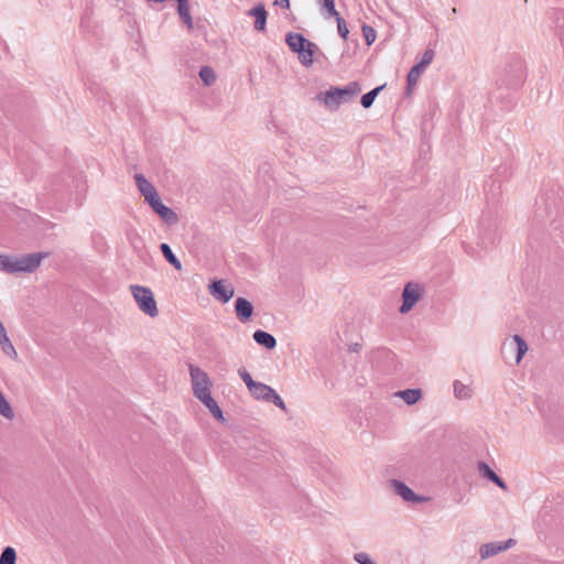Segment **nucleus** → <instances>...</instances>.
Wrapping results in <instances>:
<instances>
[{"instance_id":"nucleus-11","label":"nucleus","mask_w":564,"mask_h":564,"mask_svg":"<svg viewBox=\"0 0 564 564\" xmlns=\"http://www.w3.org/2000/svg\"><path fill=\"white\" fill-rule=\"evenodd\" d=\"M150 206L153 209V212L156 213L165 224L170 226L177 224V214L172 208L164 205L160 197L155 199L153 203H151Z\"/></svg>"},{"instance_id":"nucleus-27","label":"nucleus","mask_w":564,"mask_h":564,"mask_svg":"<svg viewBox=\"0 0 564 564\" xmlns=\"http://www.w3.org/2000/svg\"><path fill=\"white\" fill-rule=\"evenodd\" d=\"M434 58V51L433 50H426L422 56H421V61L419 63H416L415 65L420 68H422L423 70H425V68L432 63Z\"/></svg>"},{"instance_id":"nucleus-31","label":"nucleus","mask_w":564,"mask_h":564,"mask_svg":"<svg viewBox=\"0 0 564 564\" xmlns=\"http://www.w3.org/2000/svg\"><path fill=\"white\" fill-rule=\"evenodd\" d=\"M11 257L8 254H0V271L11 273Z\"/></svg>"},{"instance_id":"nucleus-34","label":"nucleus","mask_w":564,"mask_h":564,"mask_svg":"<svg viewBox=\"0 0 564 564\" xmlns=\"http://www.w3.org/2000/svg\"><path fill=\"white\" fill-rule=\"evenodd\" d=\"M79 188V195H78V198H77V205L78 206H82L84 200H85V197H86V192H87V182L84 180L79 185H78Z\"/></svg>"},{"instance_id":"nucleus-21","label":"nucleus","mask_w":564,"mask_h":564,"mask_svg":"<svg viewBox=\"0 0 564 564\" xmlns=\"http://www.w3.org/2000/svg\"><path fill=\"white\" fill-rule=\"evenodd\" d=\"M160 249H161L164 258L171 265H173L176 270L182 269L181 261L176 258V256L173 253L171 247L167 243H165V242L161 243Z\"/></svg>"},{"instance_id":"nucleus-5","label":"nucleus","mask_w":564,"mask_h":564,"mask_svg":"<svg viewBox=\"0 0 564 564\" xmlns=\"http://www.w3.org/2000/svg\"><path fill=\"white\" fill-rule=\"evenodd\" d=\"M250 394L259 401L263 402H272L275 406L281 409L282 411H286V405L283 399L275 392V390L263 383L257 381L251 389L248 390Z\"/></svg>"},{"instance_id":"nucleus-4","label":"nucleus","mask_w":564,"mask_h":564,"mask_svg":"<svg viewBox=\"0 0 564 564\" xmlns=\"http://www.w3.org/2000/svg\"><path fill=\"white\" fill-rule=\"evenodd\" d=\"M130 291L142 313L152 318L159 315L156 301L150 288L133 284L130 285Z\"/></svg>"},{"instance_id":"nucleus-15","label":"nucleus","mask_w":564,"mask_h":564,"mask_svg":"<svg viewBox=\"0 0 564 564\" xmlns=\"http://www.w3.org/2000/svg\"><path fill=\"white\" fill-rule=\"evenodd\" d=\"M453 393L458 400H469L474 395V389L470 384H466L459 380L453 382Z\"/></svg>"},{"instance_id":"nucleus-24","label":"nucleus","mask_w":564,"mask_h":564,"mask_svg":"<svg viewBox=\"0 0 564 564\" xmlns=\"http://www.w3.org/2000/svg\"><path fill=\"white\" fill-rule=\"evenodd\" d=\"M384 88V85L376 87L375 89L370 90L369 93L362 95L361 97V105L364 108H370L378 96V94Z\"/></svg>"},{"instance_id":"nucleus-33","label":"nucleus","mask_w":564,"mask_h":564,"mask_svg":"<svg viewBox=\"0 0 564 564\" xmlns=\"http://www.w3.org/2000/svg\"><path fill=\"white\" fill-rule=\"evenodd\" d=\"M362 33H364L365 40H366L368 45H370L371 43L375 42V40H376V31L371 26L364 25L362 26Z\"/></svg>"},{"instance_id":"nucleus-12","label":"nucleus","mask_w":564,"mask_h":564,"mask_svg":"<svg viewBox=\"0 0 564 564\" xmlns=\"http://www.w3.org/2000/svg\"><path fill=\"white\" fill-rule=\"evenodd\" d=\"M514 540L509 539L506 542H491L486 543L480 546L479 549V555L482 560H486L488 557L495 556L498 553L508 550L509 547L514 545Z\"/></svg>"},{"instance_id":"nucleus-30","label":"nucleus","mask_w":564,"mask_h":564,"mask_svg":"<svg viewBox=\"0 0 564 564\" xmlns=\"http://www.w3.org/2000/svg\"><path fill=\"white\" fill-rule=\"evenodd\" d=\"M334 18L336 19V22H337L338 34L344 40H346L347 36H348V33H349V30L347 28V24H346L345 20L339 14L337 17H334Z\"/></svg>"},{"instance_id":"nucleus-7","label":"nucleus","mask_w":564,"mask_h":564,"mask_svg":"<svg viewBox=\"0 0 564 564\" xmlns=\"http://www.w3.org/2000/svg\"><path fill=\"white\" fill-rule=\"evenodd\" d=\"M389 488L406 502L420 503L426 500L425 497L415 495L406 484L398 479L389 480Z\"/></svg>"},{"instance_id":"nucleus-10","label":"nucleus","mask_w":564,"mask_h":564,"mask_svg":"<svg viewBox=\"0 0 564 564\" xmlns=\"http://www.w3.org/2000/svg\"><path fill=\"white\" fill-rule=\"evenodd\" d=\"M209 293L218 301L227 303L235 294L232 286L227 285L224 281H214L209 286Z\"/></svg>"},{"instance_id":"nucleus-17","label":"nucleus","mask_w":564,"mask_h":564,"mask_svg":"<svg viewBox=\"0 0 564 564\" xmlns=\"http://www.w3.org/2000/svg\"><path fill=\"white\" fill-rule=\"evenodd\" d=\"M253 340L267 349H273L276 346V340L273 335L264 330H256L252 335Z\"/></svg>"},{"instance_id":"nucleus-6","label":"nucleus","mask_w":564,"mask_h":564,"mask_svg":"<svg viewBox=\"0 0 564 564\" xmlns=\"http://www.w3.org/2000/svg\"><path fill=\"white\" fill-rule=\"evenodd\" d=\"M424 293V286L417 282H409L402 292V304L399 308L401 314L409 313L421 300Z\"/></svg>"},{"instance_id":"nucleus-19","label":"nucleus","mask_w":564,"mask_h":564,"mask_svg":"<svg viewBox=\"0 0 564 564\" xmlns=\"http://www.w3.org/2000/svg\"><path fill=\"white\" fill-rule=\"evenodd\" d=\"M478 469L484 477H487L501 489H507L506 482L489 467V465L486 463H480Z\"/></svg>"},{"instance_id":"nucleus-14","label":"nucleus","mask_w":564,"mask_h":564,"mask_svg":"<svg viewBox=\"0 0 564 564\" xmlns=\"http://www.w3.org/2000/svg\"><path fill=\"white\" fill-rule=\"evenodd\" d=\"M249 15L254 17V29L257 31H264L267 23V11L262 3L257 4L249 10Z\"/></svg>"},{"instance_id":"nucleus-1","label":"nucleus","mask_w":564,"mask_h":564,"mask_svg":"<svg viewBox=\"0 0 564 564\" xmlns=\"http://www.w3.org/2000/svg\"><path fill=\"white\" fill-rule=\"evenodd\" d=\"M188 373L193 395L213 414V416L224 422L225 417L218 403L212 395L213 381L209 375L197 365H188Z\"/></svg>"},{"instance_id":"nucleus-3","label":"nucleus","mask_w":564,"mask_h":564,"mask_svg":"<svg viewBox=\"0 0 564 564\" xmlns=\"http://www.w3.org/2000/svg\"><path fill=\"white\" fill-rule=\"evenodd\" d=\"M361 91V86L358 82H350L345 87H332L324 95V104L327 107L337 108L339 105L354 99Z\"/></svg>"},{"instance_id":"nucleus-36","label":"nucleus","mask_w":564,"mask_h":564,"mask_svg":"<svg viewBox=\"0 0 564 564\" xmlns=\"http://www.w3.org/2000/svg\"><path fill=\"white\" fill-rule=\"evenodd\" d=\"M43 257H44V256H43L42 253H39V252H37V260H36L37 267L40 265L41 260H42V258H43Z\"/></svg>"},{"instance_id":"nucleus-13","label":"nucleus","mask_w":564,"mask_h":564,"mask_svg":"<svg viewBox=\"0 0 564 564\" xmlns=\"http://www.w3.org/2000/svg\"><path fill=\"white\" fill-rule=\"evenodd\" d=\"M235 312L239 319L245 322L251 317L253 313V306L248 300L238 297L235 302Z\"/></svg>"},{"instance_id":"nucleus-18","label":"nucleus","mask_w":564,"mask_h":564,"mask_svg":"<svg viewBox=\"0 0 564 564\" xmlns=\"http://www.w3.org/2000/svg\"><path fill=\"white\" fill-rule=\"evenodd\" d=\"M506 345H508L510 347L511 346L516 347V350H517L516 362L520 364L523 356L528 351V345H527L525 340L520 335H513L511 341L506 343Z\"/></svg>"},{"instance_id":"nucleus-32","label":"nucleus","mask_w":564,"mask_h":564,"mask_svg":"<svg viewBox=\"0 0 564 564\" xmlns=\"http://www.w3.org/2000/svg\"><path fill=\"white\" fill-rule=\"evenodd\" d=\"M354 560L358 564H377L368 553L359 552L354 555Z\"/></svg>"},{"instance_id":"nucleus-20","label":"nucleus","mask_w":564,"mask_h":564,"mask_svg":"<svg viewBox=\"0 0 564 564\" xmlns=\"http://www.w3.org/2000/svg\"><path fill=\"white\" fill-rule=\"evenodd\" d=\"M177 12L182 21L187 25V28L192 29L193 20L191 15L188 0H177Z\"/></svg>"},{"instance_id":"nucleus-28","label":"nucleus","mask_w":564,"mask_h":564,"mask_svg":"<svg viewBox=\"0 0 564 564\" xmlns=\"http://www.w3.org/2000/svg\"><path fill=\"white\" fill-rule=\"evenodd\" d=\"M238 375L246 384L248 390L251 389L252 386L257 382L256 380L252 379L251 375L243 367L238 369Z\"/></svg>"},{"instance_id":"nucleus-26","label":"nucleus","mask_w":564,"mask_h":564,"mask_svg":"<svg viewBox=\"0 0 564 564\" xmlns=\"http://www.w3.org/2000/svg\"><path fill=\"white\" fill-rule=\"evenodd\" d=\"M17 553L11 546H7L0 555V564H15Z\"/></svg>"},{"instance_id":"nucleus-23","label":"nucleus","mask_w":564,"mask_h":564,"mask_svg":"<svg viewBox=\"0 0 564 564\" xmlns=\"http://www.w3.org/2000/svg\"><path fill=\"white\" fill-rule=\"evenodd\" d=\"M424 73V70L420 67H417L416 65H414L409 74H408V77H406V84H408V89H412L419 82V78L420 76Z\"/></svg>"},{"instance_id":"nucleus-8","label":"nucleus","mask_w":564,"mask_h":564,"mask_svg":"<svg viewBox=\"0 0 564 564\" xmlns=\"http://www.w3.org/2000/svg\"><path fill=\"white\" fill-rule=\"evenodd\" d=\"M11 273L33 272L35 270V253L11 257Z\"/></svg>"},{"instance_id":"nucleus-35","label":"nucleus","mask_w":564,"mask_h":564,"mask_svg":"<svg viewBox=\"0 0 564 564\" xmlns=\"http://www.w3.org/2000/svg\"><path fill=\"white\" fill-rule=\"evenodd\" d=\"M274 4L280 6L282 8H289L290 7L289 0H275Z\"/></svg>"},{"instance_id":"nucleus-2","label":"nucleus","mask_w":564,"mask_h":564,"mask_svg":"<svg viewBox=\"0 0 564 564\" xmlns=\"http://www.w3.org/2000/svg\"><path fill=\"white\" fill-rule=\"evenodd\" d=\"M285 42L290 50L299 55V59L303 66H312L314 52L317 50L315 43L311 42L302 34L293 32L286 34Z\"/></svg>"},{"instance_id":"nucleus-16","label":"nucleus","mask_w":564,"mask_h":564,"mask_svg":"<svg viewBox=\"0 0 564 564\" xmlns=\"http://www.w3.org/2000/svg\"><path fill=\"white\" fill-rule=\"evenodd\" d=\"M422 395V390L419 388L400 390L394 393V397L402 399L408 405L419 402Z\"/></svg>"},{"instance_id":"nucleus-9","label":"nucleus","mask_w":564,"mask_h":564,"mask_svg":"<svg viewBox=\"0 0 564 564\" xmlns=\"http://www.w3.org/2000/svg\"><path fill=\"white\" fill-rule=\"evenodd\" d=\"M134 181L139 192L149 205L160 197L155 187L145 178L143 174H135Z\"/></svg>"},{"instance_id":"nucleus-29","label":"nucleus","mask_w":564,"mask_h":564,"mask_svg":"<svg viewBox=\"0 0 564 564\" xmlns=\"http://www.w3.org/2000/svg\"><path fill=\"white\" fill-rule=\"evenodd\" d=\"M322 9H325L329 17H337L338 11L335 8V0H318Z\"/></svg>"},{"instance_id":"nucleus-25","label":"nucleus","mask_w":564,"mask_h":564,"mask_svg":"<svg viewBox=\"0 0 564 564\" xmlns=\"http://www.w3.org/2000/svg\"><path fill=\"white\" fill-rule=\"evenodd\" d=\"M0 346L2 348V351L8 356L10 357L11 359H15L18 354L14 349V346L12 345L10 338L8 337V335H6L4 337H1L0 339Z\"/></svg>"},{"instance_id":"nucleus-22","label":"nucleus","mask_w":564,"mask_h":564,"mask_svg":"<svg viewBox=\"0 0 564 564\" xmlns=\"http://www.w3.org/2000/svg\"><path fill=\"white\" fill-rule=\"evenodd\" d=\"M199 77L204 85L212 86L216 82V74L209 66H203L199 70Z\"/></svg>"}]
</instances>
